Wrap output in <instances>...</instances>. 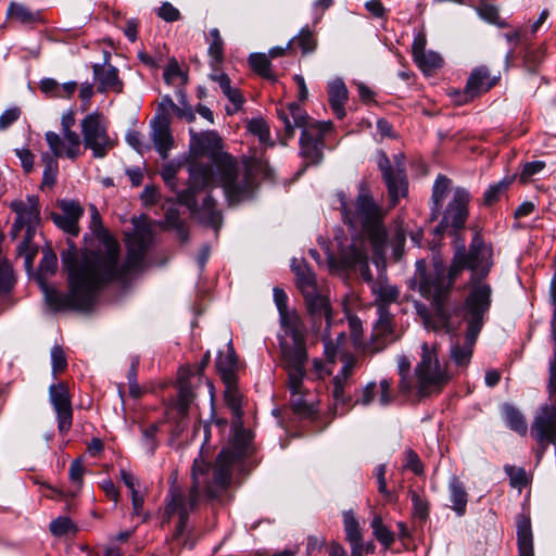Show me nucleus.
Instances as JSON below:
<instances>
[{
  "mask_svg": "<svg viewBox=\"0 0 556 556\" xmlns=\"http://www.w3.org/2000/svg\"><path fill=\"white\" fill-rule=\"evenodd\" d=\"M285 334L279 340L282 368L306 366L305 327L295 312L280 316Z\"/></svg>",
  "mask_w": 556,
  "mask_h": 556,
  "instance_id": "obj_11",
  "label": "nucleus"
},
{
  "mask_svg": "<svg viewBox=\"0 0 556 556\" xmlns=\"http://www.w3.org/2000/svg\"><path fill=\"white\" fill-rule=\"evenodd\" d=\"M307 311L316 323L318 319L325 318L327 328L331 324V307L328 298L320 295L314 290L309 294H303Z\"/></svg>",
  "mask_w": 556,
  "mask_h": 556,
  "instance_id": "obj_29",
  "label": "nucleus"
},
{
  "mask_svg": "<svg viewBox=\"0 0 556 556\" xmlns=\"http://www.w3.org/2000/svg\"><path fill=\"white\" fill-rule=\"evenodd\" d=\"M191 141H190V154L192 160L189 162V165L192 162H198L195 159L198 156L203 155L206 152H214L212 157L216 155V152L222 146V138L215 131H205V132H194L190 130Z\"/></svg>",
  "mask_w": 556,
  "mask_h": 556,
  "instance_id": "obj_24",
  "label": "nucleus"
},
{
  "mask_svg": "<svg viewBox=\"0 0 556 556\" xmlns=\"http://www.w3.org/2000/svg\"><path fill=\"white\" fill-rule=\"evenodd\" d=\"M291 268L295 274L296 285L303 294H309L316 290L315 274L304 261L293 260Z\"/></svg>",
  "mask_w": 556,
  "mask_h": 556,
  "instance_id": "obj_34",
  "label": "nucleus"
},
{
  "mask_svg": "<svg viewBox=\"0 0 556 556\" xmlns=\"http://www.w3.org/2000/svg\"><path fill=\"white\" fill-rule=\"evenodd\" d=\"M58 206L61 212L51 213L52 222L65 233L77 237L80 232L79 219L84 215V207L79 202L66 199L60 200Z\"/></svg>",
  "mask_w": 556,
  "mask_h": 556,
  "instance_id": "obj_21",
  "label": "nucleus"
},
{
  "mask_svg": "<svg viewBox=\"0 0 556 556\" xmlns=\"http://www.w3.org/2000/svg\"><path fill=\"white\" fill-rule=\"evenodd\" d=\"M349 99V91L342 79H334L328 85V101L332 112L338 118L345 116V103Z\"/></svg>",
  "mask_w": 556,
  "mask_h": 556,
  "instance_id": "obj_30",
  "label": "nucleus"
},
{
  "mask_svg": "<svg viewBox=\"0 0 556 556\" xmlns=\"http://www.w3.org/2000/svg\"><path fill=\"white\" fill-rule=\"evenodd\" d=\"M332 399H333V410L334 414L343 415L346 410L343 408L344 405L350 401L349 396H345L344 390L349 384V380L340 378L339 376L333 377Z\"/></svg>",
  "mask_w": 556,
  "mask_h": 556,
  "instance_id": "obj_41",
  "label": "nucleus"
},
{
  "mask_svg": "<svg viewBox=\"0 0 556 556\" xmlns=\"http://www.w3.org/2000/svg\"><path fill=\"white\" fill-rule=\"evenodd\" d=\"M192 213H197L198 218L214 228H219L222 225V213L217 210V202L216 200L211 195H206L203 200V203L200 208H197V204L189 208Z\"/></svg>",
  "mask_w": 556,
  "mask_h": 556,
  "instance_id": "obj_31",
  "label": "nucleus"
},
{
  "mask_svg": "<svg viewBox=\"0 0 556 556\" xmlns=\"http://www.w3.org/2000/svg\"><path fill=\"white\" fill-rule=\"evenodd\" d=\"M278 117L283 123L285 137L291 139L295 128H301L300 153L306 165H317L324 157V137L331 131L333 125L328 122H308L305 111L295 102L287 109L278 111Z\"/></svg>",
  "mask_w": 556,
  "mask_h": 556,
  "instance_id": "obj_6",
  "label": "nucleus"
},
{
  "mask_svg": "<svg viewBox=\"0 0 556 556\" xmlns=\"http://www.w3.org/2000/svg\"><path fill=\"white\" fill-rule=\"evenodd\" d=\"M189 376H191L189 369L181 368L179 370V391L176 409L181 417H185L187 415L189 405L191 404L195 396L192 391V384L188 380Z\"/></svg>",
  "mask_w": 556,
  "mask_h": 556,
  "instance_id": "obj_33",
  "label": "nucleus"
},
{
  "mask_svg": "<svg viewBox=\"0 0 556 556\" xmlns=\"http://www.w3.org/2000/svg\"><path fill=\"white\" fill-rule=\"evenodd\" d=\"M414 392L418 399L439 394L451 380L445 363L439 359L435 345L422 343L420 359L414 369Z\"/></svg>",
  "mask_w": 556,
  "mask_h": 556,
  "instance_id": "obj_10",
  "label": "nucleus"
},
{
  "mask_svg": "<svg viewBox=\"0 0 556 556\" xmlns=\"http://www.w3.org/2000/svg\"><path fill=\"white\" fill-rule=\"evenodd\" d=\"M83 142L86 149L91 150L93 157H104L116 144L108 132V122L105 117L92 112L86 115L81 123Z\"/></svg>",
  "mask_w": 556,
  "mask_h": 556,
  "instance_id": "obj_15",
  "label": "nucleus"
},
{
  "mask_svg": "<svg viewBox=\"0 0 556 556\" xmlns=\"http://www.w3.org/2000/svg\"><path fill=\"white\" fill-rule=\"evenodd\" d=\"M468 293L463 306V320L470 328V337L479 336L484 317L492 303V287L485 278H469Z\"/></svg>",
  "mask_w": 556,
  "mask_h": 556,
  "instance_id": "obj_12",
  "label": "nucleus"
},
{
  "mask_svg": "<svg viewBox=\"0 0 556 556\" xmlns=\"http://www.w3.org/2000/svg\"><path fill=\"white\" fill-rule=\"evenodd\" d=\"M85 466L81 458H76L71 463L68 469V479L73 484V490H70L71 497H75L83 486Z\"/></svg>",
  "mask_w": 556,
  "mask_h": 556,
  "instance_id": "obj_43",
  "label": "nucleus"
},
{
  "mask_svg": "<svg viewBox=\"0 0 556 556\" xmlns=\"http://www.w3.org/2000/svg\"><path fill=\"white\" fill-rule=\"evenodd\" d=\"M505 471L509 476L511 486L521 488L527 484V476L523 469L507 466L505 467Z\"/></svg>",
  "mask_w": 556,
  "mask_h": 556,
  "instance_id": "obj_59",
  "label": "nucleus"
},
{
  "mask_svg": "<svg viewBox=\"0 0 556 556\" xmlns=\"http://www.w3.org/2000/svg\"><path fill=\"white\" fill-rule=\"evenodd\" d=\"M42 253V260L39 265L40 271L46 274L54 273L58 266L56 254L50 248L45 249Z\"/></svg>",
  "mask_w": 556,
  "mask_h": 556,
  "instance_id": "obj_56",
  "label": "nucleus"
},
{
  "mask_svg": "<svg viewBox=\"0 0 556 556\" xmlns=\"http://www.w3.org/2000/svg\"><path fill=\"white\" fill-rule=\"evenodd\" d=\"M518 556H534L533 534L529 517L519 516L517 521Z\"/></svg>",
  "mask_w": 556,
  "mask_h": 556,
  "instance_id": "obj_32",
  "label": "nucleus"
},
{
  "mask_svg": "<svg viewBox=\"0 0 556 556\" xmlns=\"http://www.w3.org/2000/svg\"><path fill=\"white\" fill-rule=\"evenodd\" d=\"M50 531L55 536H63L70 532H75L76 527L67 517H59L50 523Z\"/></svg>",
  "mask_w": 556,
  "mask_h": 556,
  "instance_id": "obj_51",
  "label": "nucleus"
},
{
  "mask_svg": "<svg viewBox=\"0 0 556 556\" xmlns=\"http://www.w3.org/2000/svg\"><path fill=\"white\" fill-rule=\"evenodd\" d=\"M250 66L254 72L265 78H271L270 61L264 53H252L249 56Z\"/></svg>",
  "mask_w": 556,
  "mask_h": 556,
  "instance_id": "obj_50",
  "label": "nucleus"
},
{
  "mask_svg": "<svg viewBox=\"0 0 556 556\" xmlns=\"http://www.w3.org/2000/svg\"><path fill=\"white\" fill-rule=\"evenodd\" d=\"M504 415L506 425L515 432L520 435H526L528 431V426L523 415L516 409L514 406L505 405Z\"/></svg>",
  "mask_w": 556,
  "mask_h": 556,
  "instance_id": "obj_42",
  "label": "nucleus"
},
{
  "mask_svg": "<svg viewBox=\"0 0 556 556\" xmlns=\"http://www.w3.org/2000/svg\"><path fill=\"white\" fill-rule=\"evenodd\" d=\"M339 257L344 268H358L363 279L372 286L376 280L372 279L370 268L368 266V256L365 241L356 238L352 243L342 248Z\"/></svg>",
  "mask_w": 556,
  "mask_h": 556,
  "instance_id": "obj_20",
  "label": "nucleus"
},
{
  "mask_svg": "<svg viewBox=\"0 0 556 556\" xmlns=\"http://www.w3.org/2000/svg\"><path fill=\"white\" fill-rule=\"evenodd\" d=\"M479 14L489 23L495 24L498 27H506V23L500 17L497 8L492 4H481L479 8Z\"/></svg>",
  "mask_w": 556,
  "mask_h": 556,
  "instance_id": "obj_53",
  "label": "nucleus"
},
{
  "mask_svg": "<svg viewBox=\"0 0 556 556\" xmlns=\"http://www.w3.org/2000/svg\"><path fill=\"white\" fill-rule=\"evenodd\" d=\"M49 400L56 415L58 430L65 435L73 425V407L67 384L64 382L51 384Z\"/></svg>",
  "mask_w": 556,
  "mask_h": 556,
  "instance_id": "obj_18",
  "label": "nucleus"
},
{
  "mask_svg": "<svg viewBox=\"0 0 556 556\" xmlns=\"http://www.w3.org/2000/svg\"><path fill=\"white\" fill-rule=\"evenodd\" d=\"M237 367V357L232 343L229 342L225 352H219L216 358V368L226 383H232Z\"/></svg>",
  "mask_w": 556,
  "mask_h": 556,
  "instance_id": "obj_35",
  "label": "nucleus"
},
{
  "mask_svg": "<svg viewBox=\"0 0 556 556\" xmlns=\"http://www.w3.org/2000/svg\"><path fill=\"white\" fill-rule=\"evenodd\" d=\"M152 240V232L149 228H137L128 239L127 254L125 261L119 264L121 247L117 242L114 266L108 275L101 277L99 265H96L81 282L80 288L72 293H62L55 290L47 292V300L54 309L88 311L94 303L98 291L114 280H125L129 275L140 269L146 251Z\"/></svg>",
  "mask_w": 556,
  "mask_h": 556,
  "instance_id": "obj_3",
  "label": "nucleus"
},
{
  "mask_svg": "<svg viewBox=\"0 0 556 556\" xmlns=\"http://www.w3.org/2000/svg\"><path fill=\"white\" fill-rule=\"evenodd\" d=\"M469 201L470 195L465 188H454L452 199L441 213L442 219L437 227V231L441 232L450 227L454 230L464 228L468 218Z\"/></svg>",
  "mask_w": 556,
  "mask_h": 556,
  "instance_id": "obj_17",
  "label": "nucleus"
},
{
  "mask_svg": "<svg viewBox=\"0 0 556 556\" xmlns=\"http://www.w3.org/2000/svg\"><path fill=\"white\" fill-rule=\"evenodd\" d=\"M126 141L132 149H135L140 154H142L146 150L149 149L148 146L143 144L142 135L137 130H129L126 134Z\"/></svg>",
  "mask_w": 556,
  "mask_h": 556,
  "instance_id": "obj_62",
  "label": "nucleus"
},
{
  "mask_svg": "<svg viewBox=\"0 0 556 556\" xmlns=\"http://www.w3.org/2000/svg\"><path fill=\"white\" fill-rule=\"evenodd\" d=\"M21 110L18 108H10L0 115V130L10 127L15 121L18 119Z\"/></svg>",
  "mask_w": 556,
  "mask_h": 556,
  "instance_id": "obj_63",
  "label": "nucleus"
},
{
  "mask_svg": "<svg viewBox=\"0 0 556 556\" xmlns=\"http://www.w3.org/2000/svg\"><path fill=\"white\" fill-rule=\"evenodd\" d=\"M478 336L470 337V328L467 327L465 343L463 345L455 344L451 349V358L455 365L464 367L467 366L472 356V349Z\"/></svg>",
  "mask_w": 556,
  "mask_h": 556,
  "instance_id": "obj_37",
  "label": "nucleus"
},
{
  "mask_svg": "<svg viewBox=\"0 0 556 556\" xmlns=\"http://www.w3.org/2000/svg\"><path fill=\"white\" fill-rule=\"evenodd\" d=\"M450 501L452 503V509L458 515L463 516L466 513L467 507V492L464 484L457 479L453 478L448 484Z\"/></svg>",
  "mask_w": 556,
  "mask_h": 556,
  "instance_id": "obj_38",
  "label": "nucleus"
},
{
  "mask_svg": "<svg viewBox=\"0 0 556 556\" xmlns=\"http://www.w3.org/2000/svg\"><path fill=\"white\" fill-rule=\"evenodd\" d=\"M397 371L400 376L399 391L403 394H412L414 392V380L410 378V361L405 355L396 358Z\"/></svg>",
  "mask_w": 556,
  "mask_h": 556,
  "instance_id": "obj_40",
  "label": "nucleus"
},
{
  "mask_svg": "<svg viewBox=\"0 0 556 556\" xmlns=\"http://www.w3.org/2000/svg\"><path fill=\"white\" fill-rule=\"evenodd\" d=\"M453 192L452 180L445 175H438L431 193V220H435L442 213L444 201L450 192Z\"/></svg>",
  "mask_w": 556,
  "mask_h": 556,
  "instance_id": "obj_28",
  "label": "nucleus"
},
{
  "mask_svg": "<svg viewBox=\"0 0 556 556\" xmlns=\"http://www.w3.org/2000/svg\"><path fill=\"white\" fill-rule=\"evenodd\" d=\"M212 41L208 47V55L212 59V66L219 65L224 60V40L220 37L219 30L213 28L210 30Z\"/></svg>",
  "mask_w": 556,
  "mask_h": 556,
  "instance_id": "obj_47",
  "label": "nucleus"
},
{
  "mask_svg": "<svg viewBox=\"0 0 556 556\" xmlns=\"http://www.w3.org/2000/svg\"><path fill=\"white\" fill-rule=\"evenodd\" d=\"M342 217L345 224L353 228L361 225L368 236L372 249L379 253L387 239V230L383 225V211L375 202L365 185L359 186L358 195L353 207H350L343 191L337 193Z\"/></svg>",
  "mask_w": 556,
  "mask_h": 556,
  "instance_id": "obj_7",
  "label": "nucleus"
},
{
  "mask_svg": "<svg viewBox=\"0 0 556 556\" xmlns=\"http://www.w3.org/2000/svg\"><path fill=\"white\" fill-rule=\"evenodd\" d=\"M90 223L89 230L92 238L85 236L86 247L81 251L80 256L77 254L76 247L70 243V248L61 254L63 266L68 273L67 293L80 288L86 276L91 269L99 265L98 274L104 277L111 273L117 251V240L103 226L101 215L96 205H89Z\"/></svg>",
  "mask_w": 556,
  "mask_h": 556,
  "instance_id": "obj_4",
  "label": "nucleus"
},
{
  "mask_svg": "<svg viewBox=\"0 0 556 556\" xmlns=\"http://www.w3.org/2000/svg\"><path fill=\"white\" fill-rule=\"evenodd\" d=\"M414 276L409 280V288L418 291L420 295L432 301L434 315L431 317L425 305H417L418 313L424 317L425 324L433 330L454 332L458 329L460 321L457 313H451L444 307L450 291L455 282L444 279L445 268L441 261H433L428 265L425 260H418L415 265Z\"/></svg>",
  "mask_w": 556,
  "mask_h": 556,
  "instance_id": "obj_5",
  "label": "nucleus"
},
{
  "mask_svg": "<svg viewBox=\"0 0 556 556\" xmlns=\"http://www.w3.org/2000/svg\"><path fill=\"white\" fill-rule=\"evenodd\" d=\"M164 225L167 229L176 230L181 240H187V228L184 222L180 219L177 208L169 207L166 210Z\"/></svg>",
  "mask_w": 556,
  "mask_h": 556,
  "instance_id": "obj_48",
  "label": "nucleus"
},
{
  "mask_svg": "<svg viewBox=\"0 0 556 556\" xmlns=\"http://www.w3.org/2000/svg\"><path fill=\"white\" fill-rule=\"evenodd\" d=\"M94 79L99 83L98 90L101 92H122L123 83L118 78V71L111 64H94L92 66Z\"/></svg>",
  "mask_w": 556,
  "mask_h": 556,
  "instance_id": "obj_26",
  "label": "nucleus"
},
{
  "mask_svg": "<svg viewBox=\"0 0 556 556\" xmlns=\"http://www.w3.org/2000/svg\"><path fill=\"white\" fill-rule=\"evenodd\" d=\"M45 137L52 154L55 157L65 155V147L63 143V139L59 134L54 131H47Z\"/></svg>",
  "mask_w": 556,
  "mask_h": 556,
  "instance_id": "obj_54",
  "label": "nucleus"
},
{
  "mask_svg": "<svg viewBox=\"0 0 556 556\" xmlns=\"http://www.w3.org/2000/svg\"><path fill=\"white\" fill-rule=\"evenodd\" d=\"M342 518L345 541L349 544L362 543V540L364 539V530L355 513L352 509L344 510L342 513Z\"/></svg>",
  "mask_w": 556,
  "mask_h": 556,
  "instance_id": "obj_36",
  "label": "nucleus"
},
{
  "mask_svg": "<svg viewBox=\"0 0 556 556\" xmlns=\"http://www.w3.org/2000/svg\"><path fill=\"white\" fill-rule=\"evenodd\" d=\"M157 15L165 22H175L180 18V12L172 3L164 2L157 11Z\"/></svg>",
  "mask_w": 556,
  "mask_h": 556,
  "instance_id": "obj_61",
  "label": "nucleus"
},
{
  "mask_svg": "<svg viewBox=\"0 0 556 556\" xmlns=\"http://www.w3.org/2000/svg\"><path fill=\"white\" fill-rule=\"evenodd\" d=\"M243 453L224 448L219 452L215 465L206 463L202 458H195L191 468L192 484L188 492L175 483H170L165 500L164 514L167 519L178 517V523L173 534V540L182 535L189 515L194 511L200 501L201 493L210 500L216 498L230 481L231 464Z\"/></svg>",
  "mask_w": 556,
  "mask_h": 556,
  "instance_id": "obj_2",
  "label": "nucleus"
},
{
  "mask_svg": "<svg viewBox=\"0 0 556 556\" xmlns=\"http://www.w3.org/2000/svg\"><path fill=\"white\" fill-rule=\"evenodd\" d=\"M247 129L252 135L258 138V141L263 146H273L270 142V132L268 124L261 117L251 118L247 123Z\"/></svg>",
  "mask_w": 556,
  "mask_h": 556,
  "instance_id": "obj_45",
  "label": "nucleus"
},
{
  "mask_svg": "<svg viewBox=\"0 0 556 556\" xmlns=\"http://www.w3.org/2000/svg\"><path fill=\"white\" fill-rule=\"evenodd\" d=\"M151 139L154 148L162 159H166L174 147V138L167 117L165 115H156L151 123Z\"/></svg>",
  "mask_w": 556,
  "mask_h": 556,
  "instance_id": "obj_23",
  "label": "nucleus"
},
{
  "mask_svg": "<svg viewBox=\"0 0 556 556\" xmlns=\"http://www.w3.org/2000/svg\"><path fill=\"white\" fill-rule=\"evenodd\" d=\"M63 135V143L65 147V156L75 160L81 154L80 144L81 140L79 135L74 131H64Z\"/></svg>",
  "mask_w": 556,
  "mask_h": 556,
  "instance_id": "obj_49",
  "label": "nucleus"
},
{
  "mask_svg": "<svg viewBox=\"0 0 556 556\" xmlns=\"http://www.w3.org/2000/svg\"><path fill=\"white\" fill-rule=\"evenodd\" d=\"M510 184V180L503 179L497 184L491 185L484 193V202L492 204L497 201L500 194L505 191Z\"/></svg>",
  "mask_w": 556,
  "mask_h": 556,
  "instance_id": "obj_57",
  "label": "nucleus"
},
{
  "mask_svg": "<svg viewBox=\"0 0 556 556\" xmlns=\"http://www.w3.org/2000/svg\"><path fill=\"white\" fill-rule=\"evenodd\" d=\"M551 332L554 340V350L553 356L548 362V374L556 375V306L554 308L553 316L551 319Z\"/></svg>",
  "mask_w": 556,
  "mask_h": 556,
  "instance_id": "obj_64",
  "label": "nucleus"
},
{
  "mask_svg": "<svg viewBox=\"0 0 556 556\" xmlns=\"http://www.w3.org/2000/svg\"><path fill=\"white\" fill-rule=\"evenodd\" d=\"M374 303L377 312H389L388 306L397 302L400 290L396 286L391 285L387 279L379 277L371 286Z\"/></svg>",
  "mask_w": 556,
  "mask_h": 556,
  "instance_id": "obj_25",
  "label": "nucleus"
},
{
  "mask_svg": "<svg viewBox=\"0 0 556 556\" xmlns=\"http://www.w3.org/2000/svg\"><path fill=\"white\" fill-rule=\"evenodd\" d=\"M370 528L375 539L384 547L390 548L395 542V534L383 523L382 517L378 514L372 516Z\"/></svg>",
  "mask_w": 556,
  "mask_h": 556,
  "instance_id": "obj_39",
  "label": "nucleus"
},
{
  "mask_svg": "<svg viewBox=\"0 0 556 556\" xmlns=\"http://www.w3.org/2000/svg\"><path fill=\"white\" fill-rule=\"evenodd\" d=\"M288 375L290 407L301 419L315 420L319 414V400L304 386L306 366L285 368Z\"/></svg>",
  "mask_w": 556,
  "mask_h": 556,
  "instance_id": "obj_13",
  "label": "nucleus"
},
{
  "mask_svg": "<svg viewBox=\"0 0 556 556\" xmlns=\"http://www.w3.org/2000/svg\"><path fill=\"white\" fill-rule=\"evenodd\" d=\"M10 207L16 214L11 237L16 239L20 231L25 229V237L17 247V253L24 257L25 266L29 269L38 253V244L34 243V238L41 222L39 200L35 195H30L26 200L11 202Z\"/></svg>",
  "mask_w": 556,
  "mask_h": 556,
  "instance_id": "obj_9",
  "label": "nucleus"
},
{
  "mask_svg": "<svg viewBox=\"0 0 556 556\" xmlns=\"http://www.w3.org/2000/svg\"><path fill=\"white\" fill-rule=\"evenodd\" d=\"M267 162L255 155L243 156L241 163L227 152L213 156V164L192 162L188 167V189L178 193V201L192 208L197 193L204 188L223 189L229 206L250 200L260 176L267 175Z\"/></svg>",
  "mask_w": 556,
  "mask_h": 556,
  "instance_id": "obj_1",
  "label": "nucleus"
},
{
  "mask_svg": "<svg viewBox=\"0 0 556 556\" xmlns=\"http://www.w3.org/2000/svg\"><path fill=\"white\" fill-rule=\"evenodd\" d=\"M500 80V75L492 74L486 66H478L470 73L463 92L456 91L458 97L455 102L458 105L465 104L476 97L489 91Z\"/></svg>",
  "mask_w": 556,
  "mask_h": 556,
  "instance_id": "obj_19",
  "label": "nucleus"
},
{
  "mask_svg": "<svg viewBox=\"0 0 556 556\" xmlns=\"http://www.w3.org/2000/svg\"><path fill=\"white\" fill-rule=\"evenodd\" d=\"M548 403L541 405L534 416L531 434L540 445V456L548 444L556 445V375L548 374Z\"/></svg>",
  "mask_w": 556,
  "mask_h": 556,
  "instance_id": "obj_14",
  "label": "nucleus"
},
{
  "mask_svg": "<svg viewBox=\"0 0 556 556\" xmlns=\"http://www.w3.org/2000/svg\"><path fill=\"white\" fill-rule=\"evenodd\" d=\"M376 396L378 397V402L381 406H387L392 403L393 401V394L391 391V382L388 379L380 380L379 384L376 382H368L363 391L362 396L358 400V402L362 405H369L371 404Z\"/></svg>",
  "mask_w": 556,
  "mask_h": 556,
  "instance_id": "obj_27",
  "label": "nucleus"
},
{
  "mask_svg": "<svg viewBox=\"0 0 556 556\" xmlns=\"http://www.w3.org/2000/svg\"><path fill=\"white\" fill-rule=\"evenodd\" d=\"M232 383H227V391L225 393L226 401L233 414L238 417L241 415V400L237 390L231 386Z\"/></svg>",
  "mask_w": 556,
  "mask_h": 556,
  "instance_id": "obj_60",
  "label": "nucleus"
},
{
  "mask_svg": "<svg viewBox=\"0 0 556 556\" xmlns=\"http://www.w3.org/2000/svg\"><path fill=\"white\" fill-rule=\"evenodd\" d=\"M51 366L52 375L56 377L58 374L63 372L67 367V359L63 349L55 345L51 349Z\"/></svg>",
  "mask_w": 556,
  "mask_h": 556,
  "instance_id": "obj_52",
  "label": "nucleus"
},
{
  "mask_svg": "<svg viewBox=\"0 0 556 556\" xmlns=\"http://www.w3.org/2000/svg\"><path fill=\"white\" fill-rule=\"evenodd\" d=\"M293 43L300 47L303 54L311 53L317 48V39L308 27H303L298 36L289 41L287 48H290Z\"/></svg>",
  "mask_w": 556,
  "mask_h": 556,
  "instance_id": "obj_44",
  "label": "nucleus"
},
{
  "mask_svg": "<svg viewBox=\"0 0 556 556\" xmlns=\"http://www.w3.org/2000/svg\"><path fill=\"white\" fill-rule=\"evenodd\" d=\"M493 266V250L479 232H476L466 249L464 241L455 245L452 263L447 270L451 282H455L459 275L468 269L470 278H486Z\"/></svg>",
  "mask_w": 556,
  "mask_h": 556,
  "instance_id": "obj_8",
  "label": "nucleus"
},
{
  "mask_svg": "<svg viewBox=\"0 0 556 556\" xmlns=\"http://www.w3.org/2000/svg\"><path fill=\"white\" fill-rule=\"evenodd\" d=\"M545 167V163L543 161H533L526 163L522 167V170L519 175V180L521 182H527L531 179L532 176L536 175Z\"/></svg>",
  "mask_w": 556,
  "mask_h": 556,
  "instance_id": "obj_58",
  "label": "nucleus"
},
{
  "mask_svg": "<svg viewBox=\"0 0 556 556\" xmlns=\"http://www.w3.org/2000/svg\"><path fill=\"white\" fill-rule=\"evenodd\" d=\"M377 165L387 185L391 204L395 206L400 199L405 198L408 193V180L403 155H395L393 162H391L384 152H380L377 157Z\"/></svg>",
  "mask_w": 556,
  "mask_h": 556,
  "instance_id": "obj_16",
  "label": "nucleus"
},
{
  "mask_svg": "<svg viewBox=\"0 0 556 556\" xmlns=\"http://www.w3.org/2000/svg\"><path fill=\"white\" fill-rule=\"evenodd\" d=\"M224 96L229 100V102L232 104L231 108H227V113L232 115L237 113L239 110H241L243 103H244V97L241 93V91L232 87L230 88Z\"/></svg>",
  "mask_w": 556,
  "mask_h": 556,
  "instance_id": "obj_55",
  "label": "nucleus"
},
{
  "mask_svg": "<svg viewBox=\"0 0 556 556\" xmlns=\"http://www.w3.org/2000/svg\"><path fill=\"white\" fill-rule=\"evenodd\" d=\"M414 61L424 73H432L443 65L441 55L433 51H426L415 58Z\"/></svg>",
  "mask_w": 556,
  "mask_h": 556,
  "instance_id": "obj_46",
  "label": "nucleus"
},
{
  "mask_svg": "<svg viewBox=\"0 0 556 556\" xmlns=\"http://www.w3.org/2000/svg\"><path fill=\"white\" fill-rule=\"evenodd\" d=\"M401 332L395 329L390 312H378V319L371 332V350L378 352L396 341Z\"/></svg>",
  "mask_w": 556,
  "mask_h": 556,
  "instance_id": "obj_22",
  "label": "nucleus"
}]
</instances>
